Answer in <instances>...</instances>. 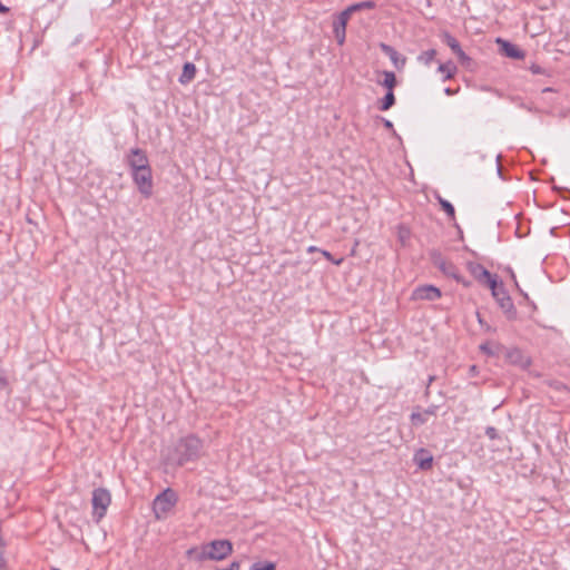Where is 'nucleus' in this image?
<instances>
[{"mask_svg": "<svg viewBox=\"0 0 570 570\" xmlns=\"http://www.w3.org/2000/svg\"><path fill=\"white\" fill-rule=\"evenodd\" d=\"M375 7H376V4L374 1H363V2H357V3H353V4L348 6L345 10H343V12H346L347 17L351 18V16L356 11L372 10Z\"/></svg>", "mask_w": 570, "mask_h": 570, "instance_id": "obj_15", "label": "nucleus"}, {"mask_svg": "<svg viewBox=\"0 0 570 570\" xmlns=\"http://www.w3.org/2000/svg\"><path fill=\"white\" fill-rule=\"evenodd\" d=\"M426 416L424 414V412H413L411 414V422L413 425H422L424 423H426Z\"/></svg>", "mask_w": 570, "mask_h": 570, "instance_id": "obj_24", "label": "nucleus"}, {"mask_svg": "<svg viewBox=\"0 0 570 570\" xmlns=\"http://www.w3.org/2000/svg\"><path fill=\"white\" fill-rule=\"evenodd\" d=\"M410 236L411 233L407 227H405L404 225H400L397 227V238L403 246L406 245L407 240L410 239Z\"/></svg>", "mask_w": 570, "mask_h": 570, "instance_id": "obj_23", "label": "nucleus"}, {"mask_svg": "<svg viewBox=\"0 0 570 570\" xmlns=\"http://www.w3.org/2000/svg\"><path fill=\"white\" fill-rule=\"evenodd\" d=\"M196 75V66L193 62H186L183 67V72L179 77V82L183 85L189 83Z\"/></svg>", "mask_w": 570, "mask_h": 570, "instance_id": "obj_14", "label": "nucleus"}, {"mask_svg": "<svg viewBox=\"0 0 570 570\" xmlns=\"http://www.w3.org/2000/svg\"><path fill=\"white\" fill-rule=\"evenodd\" d=\"M438 406L431 405L428 409L424 410V414L426 415H435L436 414Z\"/></svg>", "mask_w": 570, "mask_h": 570, "instance_id": "obj_32", "label": "nucleus"}, {"mask_svg": "<svg viewBox=\"0 0 570 570\" xmlns=\"http://www.w3.org/2000/svg\"><path fill=\"white\" fill-rule=\"evenodd\" d=\"M441 297L440 288L433 285L417 286L411 295L412 301H436Z\"/></svg>", "mask_w": 570, "mask_h": 570, "instance_id": "obj_8", "label": "nucleus"}, {"mask_svg": "<svg viewBox=\"0 0 570 570\" xmlns=\"http://www.w3.org/2000/svg\"><path fill=\"white\" fill-rule=\"evenodd\" d=\"M485 435H487L489 439L494 440V439H497V438H498V431H497V429H495V428H493V426H488V428L485 429Z\"/></svg>", "mask_w": 570, "mask_h": 570, "instance_id": "obj_28", "label": "nucleus"}, {"mask_svg": "<svg viewBox=\"0 0 570 570\" xmlns=\"http://www.w3.org/2000/svg\"><path fill=\"white\" fill-rule=\"evenodd\" d=\"M530 70L533 75H543L544 73V69L542 67H540L539 65H532L530 67Z\"/></svg>", "mask_w": 570, "mask_h": 570, "instance_id": "obj_30", "label": "nucleus"}, {"mask_svg": "<svg viewBox=\"0 0 570 570\" xmlns=\"http://www.w3.org/2000/svg\"><path fill=\"white\" fill-rule=\"evenodd\" d=\"M350 18L346 12H341L333 22V32L340 46L345 41L346 24Z\"/></svg>", "mask_w": 570, "mask_h": 570, "instance_id": "obj_9", "label": "nucleus"}, {"mask_svg": "<svg viewBox=\"0 0 570 570\" xmlns=\"http://www.w3.org/2000/svg\"><path fill=\"white\" fill-rule=\"evenodd\" d=\"M203 449V440L195 434H189L177 441L174 449L168 453L167 461L181 466L187 462L198 460L202 456Z\"/></svg>", "mask_w": 570, "mask_h": 570, "instance_id": "obj_1", "label": "nucleus"}, {"mask_svg": "<svg viewBox=\"0 0 570 570\" xmlns=\"http://www.w3.org/2000/svg\"><path fill=\"white\" fill-rule=\"evenodd\" d=\"M482 284H485L491 289L492 295L494 293H497L498 291H500L504 286L503 283L498 282L497 275H492L491 273H490V277L485 278L482 282Z\"/></svg>", "mask_w": 570, "mask_h": 570, "instance_id": "obj_17", "label": "nucleus"}, {"mask_svg": "<svg viewBox=\"0 0 570 570\" xmlns=\"http://www.w3.org/2000/svg\"><path fill=\"white\" fill-rule=\"evenodd\" d=\"M497 43H499L501 46V51L507 57L513 58V59H523L524 58V52L515 45H513L507 40H503L501 38L497 39Z\"/></svg>", "mask_w": 570, "mask_h": 570, "instance_id": "obj_12", "label": "nucleus"}, {"mask_svg": "<svg viewBox=\"0 0 570 570\" xmlns=\"http://www.w3.org/2000/svg\"><path fill=\"white\" fill-rule=\"evenodd\" d=\"M492 296L495 299V302L498 303V305L500 306V308L502 309V312L505 314L508 320L517 318L515 306L513 304L512 298L505 291L504 286L500 291L494 293Z\"/></svg>", "mask_w": 570, "mask_h": 570, "instance_id": "obj_6", "label": "nucleus"}, {"mask_svg": "<svg viewBox=\"0 0 570 570\" xmlns=\"http://www.w3.org/2000/svg\"><path fill=\"white\" fill-rule=\"evenodd\" d=\"M438 202H439L441 208L449 216V219L451 222H455V209H454L453 205L449 200L442 198L441 196H438Z\"/></svg>", "mask_w": 570, "mask_h": 570, "instance_id": "obj_16", "label": "nucleus"}, {"mask_svg": "<svg viewBox=\"0 0 570 570\" xmlns=\"http://www.w3.org/2000/svg\"><path fill=\"white\" fill-rule=\"evenodd\" d=\"M321 250H322V249H320V248H318V247H316V246H309V247L307 248V252H308V253H315V252H320V253H321Z\"/></svg>", "mask_w": 570, "mask_h": 570, "instance_id": "obj_35", "label": "nucleus"}, {"mask_svg": "<svg viewBox=\"0 0 570 570\" xmlns=\"http://www.w3.org/2000/svg\"><path fill=\"white\" fill-rule=\"evenodd\" d=\"M455 55L458 56L459 60L462 63L470 61V57L466 56V53L462 50V48Z\"/></svg>", "mask_w": 570, "mask_h": 570, "instance_id": "obj_29", "label": "nucleus"}, {"mask_svg": "<svg viewBox=\"0 0 570 570\" xmlns=\"http://www.w3.org/2000/svg\"><path fill=\"white\" fill-rule=\"evenodd\" d=\"M111 502V497L108 490L104 488L95 489L92 492V507L94 514L97 515L99 521L106 513L107 508Z\"/></svg>", "mask_w": 570, "mask_h": 570, "instance_id": "obj_5", "label": "nucleus"}, {"mask_svg": "<svg viewBox=\"0 0 570 570\" xmlns=\"http://www.w3.org/2000/svg\"><path fill=\"white\" fill-rule=\"evenodd\" d=\"M235 567H238V564L234 562V563H232V566H230V568H229V569H232V570H233V569H235Z\"/></svg>", "mask_w": 570, "mask_h": 570, "instance_id": "obj_38", "label": "nucleus"}, {"mask_svg": "<svg viewBox=\"0 0 570 570\" xmlns=\"http://www.w3.org/2000/svg\"><path fill=\"white\" fill-rule=\"evenodd\" d=\"M480 348H481L482 351H484V352L489 353V354L491 353V352L488 350L487 345H481V346H480Z\"/></svg>", "mask_w": 570, "mask_h": 570, "instance_id": "obj_37", "label": "nucleus"}, {"mask_svg": "<svg viewBox=\"0 0 570 570\" xmlns=\"http://www.w3.org/2000/svg\"><path fill=\"white\" fill-rule=\"evenodd\" d=\"M469 271L473 275V277L482 283L485 278L490 277V272L479 263H470Z\"/></svg>", "mask_w": 570, "mask_h": 570, "instance_id": "obj_13", "label": "nucleus"}, {"mask_svg": "<svg viewBox=\"0 0 570 570\" xmlns=\"http://www.w3.org/2000/svg\"><path fill=\"white\" fill-rule=\"evenodd\" d=\"M433 262L443 274L460 281L459 271L454 264L445 261L441 255H434Z\"/></svg>", "mask_w": 570, "mask_h": 570, "instance_id": "obj_10", "label": "nucleus"}, {"mask_svg": "<svg viewBox=\"0 0 570 570\" xmlns=\"http://www.w3.org/2000/svg\"><path fill=\"white\" fill-rule=\"evenodd\" d=\"M445 42H446V45L451 48V50L454 53L460 51L461 46H460L459 41L454 37H452L451 35L445 33Z\"/></svg>", "mask_w": 570, "mask_h": 570, "instance_id": "obj_25", "label": "nucleus"}, {"mask_svg": "<svg viewBox=\"0 0 570 570\" xmlns=\"http://www.w3.org/2000/svg\"><path fill=\"white\" fill-rule=\"evenodd\" d=\"M321 253H322V255H323L327 261L332 262L334 265H337V266H338V265H341V264H342V262H343V258H342V257L336 259V258H334V257L332 256V254H331L330 252H327V250H325V249H322V250H321Z\"/></svg>", "mask_w": 570, "mask_h": 570, "instance_id": "obj_27", "label": "nucleus"}, {"mask_svg": "<svg viewBox=\"0 0 570 570\" xmlns=\"http://www.w3.org/2000/svg\"><path fill=\"white\" fill-rule=\"evenodd\" d=\"M134 184L138 191L145 197L149 198L153 195L154 181L151 167H145L130 171Z\"/></svg>", "mask_w": 570, "mask_h": 570, "instance_id": "obj_3", "label": "nucleus"}, {"mask_svg": "<svg viewBox=\"0 0 570 570\" xmlns=\"http://www.w3.org/2000/svg\"><path fill=\"white\" fill-rule=\"evenodd\" d=\"M8 384L7 379L3 375H0V386L6 387Z\"/></svg>", "mask_w": 570, "mask_h": 570, "instance_id": "obj_34", "label": "nucleus"}, {"mask_svg": "<svg viewBox=\"0 0 570 570\" xmlns=\"http://www.w3.org/2000/svg\"><path fill=\"white\" fill-rule=\"evenodd\" d=\"M444 92H445V95H448V96H452V95H454V94H455V91H454V90H452L451 88H445V89H444Z\"/></svg>", "mask_w": 570, "mask_h": 570, "instance_id": "obj_36", "label": "nucleus"}, {"mask_svg": "<svg viewBox=\"0 0 570 570\" xmlns=\"http://www.w3.org/2000/svg\"><path fill=\"white\" fill-rule=\"evenodd\" d=\"M434 380V376H430L429 379V385L432 383V381Z\"/></svg>", "mask_w": 570, "mask_h": 570, "instance_id": "obj_39", "label": "nucleus"}, {"mask_svg": "<svg viewBox=\"0 0 570 570\" xmlns=\"http://www.w3.org/2000/svg\"><path fill=\"white\" fill-rule=\"evenodd\" d=\"M233 552V543L227 539L213 540L200 547L197 554L198 561L223 560Z\"/></svg>", "mask_w": 570, "mask_h": 570, "instance_id": "obj_2", "label": "nucleus"}, {"mask_svg": "<svg viewBox=\"0 0 570 570\" xmlns=\"http://www.w3.org/2000/svg\"><path fill=\"white\" fill-rule=\"evenodd\" d=\"M177 494L171 489L164 490L154 500V511L157 519H160L167 512H169L177 503Z\"/></svg>", "mask_w": 570, "mask_h": 570, "instance_id": "obj_4", "label": "nucleus"}, {"mask_svg": "<svg viewBox=\"0 0 570 570\" xmlns=\"http://www.w3.org/2000/svg\"><path fill=\"white\" fill-rule=\"evenodd\" d=\"M252 570H275V564L273 562H257L252 566Z\"/></svg>", "mask_w": 570, "mask_h": 570, "instance_id": "obj_26", "label": "nucleus"}, {"mask_svg": "<svg viewBox=\"0 0 570 570\" xmlns=\"http://www.w3.org/2000/svg\"><path fill=\"white\" fill-rule=\"evenodd\" d=\"M439 71L445 75L444 80H449L454 76L456 67L451 62L441 63L439 66Z\"/></svg>", "mask_w": 570, "mask_h": 570, "instance_id": "obj_20", "label": "nucleus"}, {"mask_svg": "<svg viewBox=\"0 0 570 570\" xmlns=\"http://www.w3.org/2000/svg\"><path fill=\"white\" fill-rule=\"evenodd\" d=\"M436 50L435 49H429L423 52H421L417 57V60L425 66H429L435 58Z\"/></svg>", "mask_w": 570, "mask_h": 570, "instance_id": "obj_19", "label": "nucleus"}, {"mask_svg": "<svg viewBox=\"0 0 570 570\" xmlns=\"http://www.w3.org/2000/svg\"><path fill=\"white\" fill-rule=\"evenodd\" d=\"M414 463L424 471H428L432 468L433 464V456L426 449H419L413 456Z\"/></svg>", "mask_w": 570, "mask_h": 570, "instance_id": "obj_11", "label": "nucleus"}, {"mask_svg": "<svg viewBox=\"0 0 570 570\" xmlns=\"http://www.w3.org/2000/svg\"><path fill=\"white\" fill-rule=\"evenodd\" d=\"M395 104V96L393 91H387L386 95L381 99L380 110H389Z\"/></svg>", "mask_w": 570, "mask_h": 570, "instance_id": "obj_18", "label": "nucleus"}, {"mask_svg": "<svg viewBox=\"0 0 570 570\" xmlns=\"http://www.w3.org/2000/svg\"><path fill=\"white\" fill-rule=\"evenodd\" d=\"M382 51L389 56V58L396 65L399 59V52L391 46L386 43H381Z\"/></svg>", "mask_w": 570, "mask_h": 570, "instance_id": "obj_22", "label": "nucleus"}, {"mask_svg": "<svg viewBox=\"0 0 570 570\" xmlns=\"http://www.w3.org/2000/svg\"><path fill=\"white\" fill-rule=\"evenodd\" d=\"M384 80L382 85L389 89V91H393V88L396 85V77L393 71H384L383 72Z\"/></svg>", "mask_w": 570, "mask_h": 570, "instance_id": "obj_21", "label": "nucleus"}, {"mask_svg": "<svg viewBox=\"0 0 570 570\" xmlns=\"http://www.w3.org/2000/svg\"><path fill=\"white\" fill-rule=\"evenodd\" d=\"M383 124H384V127L389 130H393V124L392 121L387 120V119H383Z\"/></svg>", "mask_w": 570, "mask_h": 570, "instance_id": "obj_33", "label": "nucleus"}, {"mask_svg": "<svg viewBox=\"0 0 570 570\" xmlns=\"http://www.w3.org/2000/svg\"><path fill=\"white\" fill-rule=\"evenodd\" d=\"M511 273V278L513 279L514 284H515V287L518 288V291L520 292V294H522L524 296V298H528V294L523 293V291L519 287V284L517 282V277H515V274L510 271Z\"/></svg>", "mask_w": 570, "mask_h": 570, "instance_id": "obj_31", "label": "nucleus"}, {"mask_svg": "<svg viewBox=\"0 0 570 570\" xmlns=\"http://www.w3.org/2000/svg\"><path fill=\"white\" fill-rule=\"evenodd\" d=\"M126 163L130 171L150 167L146 151L140 148H132L126 156Z\"/></svg>", "mask_w": 570, "mask_h": 570, "instance_id": "obj_7", "label": "nucleus"}]
</instances>
